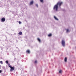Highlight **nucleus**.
<instances>
[{"label":"nucleus","mask_w":76,"mask_h":76,"mask_svg":"<svg viewBox=\"0 0 76 76\" xmlns=\"http://www.w3.org/2000/svg\"><path fill=\"white\" fill-rule=\"evenodd\" d=\"M8 67H10L11 69L10 70L11 72L12 71H13L14 70V67H13L12 66H8Z\"/></svg>","instance_id":"f03ea898"},{"label":"nucleus","mask_w":76,"mask_h":76,"mask_svg":"<svg viewBox=\"0 0 76 76\" xmlns=\"http://www.w3.org/2000/svg\"><path fill=\"white\" fill-rule=\"evenodd\" d=\"M6 62L7 64H8V61H6Z\"/></svg>","instance_id":"dca6fc26"},{"label":"nucleus","mask_w":76,"mask_h":76,"mask_svg":"<svg viewBox=\"0 0 76 76\" xmlns=\"http://www.w3.org/2000/svg\"><path fill=\"white\" fill-rule=\"evenodd\" d=\"M41 2H43V0H40Z\"/></svg>","instance_id":"a211bd4d"},{"label":"nucleus","mask_w":76,"mask_h":76,"mask_svg":"<svg viewBox=\"0 0 76 76\" xmlns=\"http://www.w3.org/2000/svg\"><path fill=\"white\" fill-rule=\"evenodd\" d=\"M18 34H19V35H22V32L20 31V32Z\"/></svg>","instance_id":"0eeeda50"},{"label":"nucleus","mask_w":76,"mask_h":76,"mask_svg":"<svg viewBox=\"0 0 76 76\" xmlns=\"http://www.w3.org/2000/svg\"><path fill=\"white\" fill-rule=\"evenodd\" d=\"M69 32V29H67L66 30V32Z\"/></svg>","instance_id":"2eb2a0df"},{"label":"nucleus","mask_w":76,"mask_h":76,"mask_svg":"<svg viewBox=\"0 0 76 76\" xmlns=\"http://www.w3.org/2000/svg\"><path fill=\"white\" fill-rule=\"evenodd\" d=\"M64 61L65 62H66V61H67V58H65Z\"/></svg>","instance_id":"1a4fd4ad"},{"label":"nucleus","mask_w":76,"mask_h":76,"mask_svg":"<svg viewBox=\"0 0 76 76\" xmlns=\"http://www.w3.org/2000/svg\"><path fill=\"white\" fill-rule=\"evenodd\" d=\"M1 73V70H0V73Z\"/></svg>","instance_id":"aec40b11"},{"label":"nucleus","mask_w":76,"mask_h":76,"mask_svg":"<svg viewBox=\"0 0 76 76\" xmlns=\"http://www.w3.org/2000/svg\"><path fill=\"white\" fill-rule=\"evenodd\" d=\"M37 39L38 40V41L39 42H41V40H40V39L39 38H38Z\"/></svg>","instance_id":"9d476101"},{"label":"nucleus","mask_w":76,"mask_h":76,"mask_svg":"<svg viewBox=\"0 0 76 76\" xmlns=\"http://www.w3.org/2000/svg\"><path fill=\"white\" fill-rule=\"evenodd\" d=\"M62 44L63 47L65 46V41L63 40L62 41Z\"/></svg>","instance_id":"7ed1b4c3"},{"label":"nucleus","mask_w":76,"mask_h":76,"mask_svg":"<svg viewBox=\"0 0 76 76\" xmlns=\"http://www.w3.org/2000/svg\"><path fill=\"white\" fill-rule=\"evenodd\" d=\"M34 63H37V61L36 60L35 61V62H34Z\"/></svg>","instance_id":"ddd939ff"},{"label":"nucleus","mask_w":76,"mask_h":76,"mask_svg":"<svg viewBox=\"0 0 76 76\" xmlns=\"http://www.w3.org/2000/svg\"><path fill=\"white\" fill-rule=\"evenodd\" d=\"M52 35V34H51L48 35V37H51Z\"/></svg>","instance_id":"6e6552de"},{"label":"nucleus","mask_w":76,"mask_h":76,"mask_svg":"<svg viewBox=\"0 0 76 76\" xmlns=\"http://www.w3.org/2000/svg\"><path fill=\"white\" fill-rule=\"evenodd\" d=\"M27 53H29V50H27Z\"/></svg>","instance_id":"f3484780"},{"label":"nucleus","mask_w":76,"mask_h":76,"mask_svg":"<svg viewBox=\"0 0 76 76\" xmlns=\"http://www.w3.org/2000/svg\"><path fill=\"white\" fill-rule=\"evenodd\" d=\"M1 22H4L5 21L6 19H5V18H1Z\"/></svg>","instance_id":"20e7f679"},{"label":"nucleus","mask_w":76,"mask_h":76,"mask_svg":"<svg viewBox=\"0 0 76 76\" xmlns=\"http://www.w3.org/2000/svg\"><path fill=\"white\" fill-rule=\"evenodd\" d=\"M0 63H1V64H3V63H2V61H0Z\"/></svg>","instance_id":"6ab92c4d"},{"label":"nucleus","mask_w":76,"mask_h":76,"mask_svg":"<svg viewBox=\"0 0 76 76\" xmlns=\"http://www.w3.org/2000/svg\"><path fill=\"white\" fill-rule=\"evenodd\" d=\"M19 24H21V23H22V22H21L20 21H19Z\"/></svg>","instance_id":"4468645a"},{"label":"nucleus","mask_w":76,"mask_h":76,"mask_svg":"<svg viewBox=\"0 0 76 76\" xmlns=\"http://www.w3.org/2000/svg\"><path fill=\"white\" fill-rule=\"evenodd\" d=\"M54 18L55 19H56V20H58V19L56 17V16H54Z\"/></svg>","instance_id":"423d86ee"},{"label":"nucleus","mask_w":76,"mask_h":76,"mask_svg":"<svg viewBox=\"0 0 76 76\" xmlns=\"http://www.w3.org/2000/svg\"><path fill=\"white\" fill-rule=\"evenodd\" d=\"M36 6H37V7H38V4H36Z\"/></svg>","instance_id":"f8f14e48"},{"label":"nucleus","mask_w":76,"mask_h":76,"mask_svg":"<svg viewBox=\"0 0 76 76\" xmlns=\"http://www.w3.org/2000/svg\"><path fill=\"white\" fill-rule=\"evenodd\" d=\"M62 72V71L61 70H60L59 71V73H61Z\"/></svg>","instance_id":"9b49d317"},{"label":"nucleus","mask_w":76,"mask_h":76,"mask_svg":"<svg viewBox=\"0 0 76 76\" xmlns=\"http://www.w3.org/2000/svg\"><path fill=\"white\" fill-rule=\"evenodd\" d=\"M34 4V1H32L30 2V5H32Z\"/></svg>","instance_id":"39448f33"},{"label":"nucleus","mask_w":76,"mask_h":76,"mask_svg":"<svg viewBox=\"0 0 76 76\" xmlns=\"http://www.w3.org/2000/svg\"><path fill=\"white\" fill-rule=\"evenodd\" d=\"M8 65H9L8 66H10V64H8Z\"/></svg>","instance_id":"4be33fe9"},{"label":"nucleus","mask_w":76,"mask_h":76,"mask_svg":"<svg viewBox=\"0 0 76 76\" xmlns=\"http://www.w3.org/2000/svg\"><path fill=\"white\" fill-rule=\"evenodd\" d=\"M62 4H63V2H58L57 3V4L55 5L53 9L54 10H56V11H57L58 10V5L59 4V7H60L62 5Z\"/></svg>","instance_id":"f257e3e1"},{"label":"nucleus","mask_w":76,"mask_h":76,"mask_svg":"<svg viewBox=\"0 0 76 76\" xmlns=\"http://www.w3.org/2000/svg\"><path fill=\"white\" fill-rule=\"evenodd\" d=\"M29 53H30V50H29Z\"/></svg>","instance_id":"412c9836"}]
</instances>
